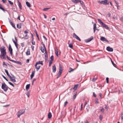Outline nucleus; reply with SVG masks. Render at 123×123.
Wrapping results in <instances>:
<instances>
[{
    "instance_id": "obj_1",
    "label": "nucleus",
    "mask_w": 123,
    "mask_h": 123,
    "mask_svg": "<svg viewBox=\"0 0 123 123\" xmlns=\"http://www.w3.org/2000/svg\"><path fill=\"white\" fill-rule=\"evenodd\" d=\"M6 49L5 47H3V48L1 47L0 48V51L1 52V55L0 54V57L2 58V56H5L6 55Z\"/></svg>"
},
{
    "instance_id": "obj_2",
    "label": "nucleus",
    "mask_w": 123,
    "mask_h": 123,
    "mask_svg": "<svg viewBox=\"0 0 123 123\" xmlns=\"http://www.w3.org/2000/svg\"><path fill=\"white\" fill-rule=\"evenodd\" d=\"M1 88L5 92H6L8 88L10 89L4 82L2 83Z\"/></svg>"
},
{
    "instance_id": "obj_3",
    "label": "nucleus",
    "mask_w": 123,
    "mask_h": 123,
    "mask_svg": "<svg viewBox=\"0 0 123 123\" xmlns=\"http://www.w3.org/2000/svg\"><path fill=\"white\" fill-rule=\"evenodd\" d=\"M98 22L100 23L101 25L103 27L107 30L109 29V28L108 26L102 22L100 19H98Z\"/></svg>"
},
{
    "instance_id": "obj_4",
    "label": "nucleus",
    "mask_w": 123,
    "mask_h": 123,
    "mask_svg": "<svg viewBox=\"0 0 123 123\" xmlns=\"http://www.w3.org/2000/svg\"><path fill=\"white\" fill-rule=\"evenodd\" d=\"M23 110H24L23 109L20 110L17 113V115L18 118L21 115L25 113V111H23L22 112Z\"/></svg>"
},
{
    "instance_id": "obj_5",
    "label": "nucleus",
    "mask_w": 123,
    "mask_h": 123,
    "mask_svg": "<svg viewBox=\"0 0 123 123\" xmlns=\"http://www.w3.org/2000/svg\"><path fill=\"white\" fill-rule=\"evenodd\" d=\"M98 2L101 4H103L105 5L109 4V2L107 0H105L101 1H98Z\"/></svg>"
},
{
    "instance_id": "obj_6",
    "label": "nucleus",
    "mask_w": 123,
    "mask_h": 123,
    "mask_svg": "<svg viewBox=\"0 0 123 123\" xmlns=\"http://www.w3.org/2000/svg\"><path fill=\"white\" fill-rule=\"evenodd\" d=\"M62 72V67L61 65H59V71L58 73L59 75L58 76V77H57V78H58L60 76Z\"/></svg>"
},
{
    "instance_id": "obj_7",
    "label": "nucleus",
    "mask_w": 123,
    "mask_h": 123,
    "mask_svg": "<svg viewBox=\"0 0 123 123\" xmlns=\"http://www.w3.org/2000/svg\"><path fill=\"white\" fill-rule=\"evenodd\" d=\"M9 51L10 52V54L11 55L12 54V48L11 45L10 44L9 45V48H8Z\"/></svg>"
},
{
    "instance_id": "obj_8",
    "label": "nucleus",
    "mask_w": 123,
    "mask_h": 123,
    "mask_svg": "<svg viewBox=\"0 0 123 123\" xmlns=\"http://www.w3.org/2000/svg\"><path fill=\"white\" fill-rule=\"evenodd\" d=\"M93 37L92 36L90 38L87 39H86L85 40V42L86 43H88L90 41H91L92 40H93Z\"/></svg>"
},
{
    "instance_id": "obj_9",
    "label": "nucleus",
    "mask_w": 123,
    "mask_h": 123,
    "mask_svg": "<svg viewBox=\"0 0 123 123\" xmlns=\"http://www.w3.org/2000/svg\"><path fill=\"white\" fill-rule=\"evenodd\" d=\"M73 37L80 41L81 40L80 38L74 33L73 34Z\"/></svg>"
},
{
    "instance_id": "obj_10",
    "label": "nucleus",
    "mask_w": 123,
    "mask_h": 123,
    "mask_svg": "<svg viewBox=\"0 0 123 123\" xmlns=\"http://www.w3.org/2000/svg\"><path fill=\"white\" fill-rule=\"evenodd\" d=\"M100 39L102 41H105L108 43L109 42V41L105 37H101L100 38Z\"/></svg>"
},
{
    "instance_id": "obj_11",
    "label": "nucleus",
    "mask_w": 123,
    "mask_h": 123,
    "mask_svg": "<svg viewBox=\"0 0 123 123\" xmlns=\"http://www.w3.org/2000/svg\"><path fill=\"white\" fill-rule=\"evenodd\" d=\"M106 50L109 52H112L113 51V49L112 48H111L109 46H108L107 47Z\"/></svg>"
},
{
    "instance_id": "obj_12",
    "label": "nucleus",
    "mask_w": 123,
    "mask_h": 123,
    "mask_svg": "<svg viewBox=\"0 0 123 123\" xmlns=\"http://www.w3.org/2000/svg\"><path fill=\"white\" fill-rule=\"evenodd\" d=\"M18 5L19 7V8L20 10L22 9V5L21 4L20 2L19 1V0H17Z\"/></svg>"
},
{
    "instance_id": "obj_13",
    "label": "nucleus",
    "mask_w": 123,
    "mask_h": 123,
    "mask_svg": "<svg viewBox=\"0 0 123 123\" xmlns=\"http://www.w3.org/2000/svg\"><path fill=\"white\" fill-rule=\"evenodd\" d=\"M9 22L11 25L15 29H16V27L15 26V25L11 21V20H9Z\"/></svg>"
},
{
    "instance_id": "obj_14",
    "label": "nucleus",
    "mask_w": 123,
    "mask_h": 123,
    "mask_svg": "<svg viewBox=\"0 0 123 123\" xmlns=\"http://www.w3.org/2000/svg\"><path fill=\"white\" fill-rule=\"evenodd\" d=\"M35 73V71H34L32 72L31 74V80L34 75Z\"/></svg>"
},
{
    "instance_id": "obj_15",
    "label": "nucleus",
    "mask_w": 123,
    "mask_h": 123,
    "mask_svg": "<svg viewBox=\"0 0 123 123\" xmlns=\"http://www.w3.org/2000/svg\"><path fill=\"white\" fill-rule=\"evenodd\" d=\"M12 41L13 42V43H14L15 46L16 48L17 49H18V44H17V43H16L15 42V41L13 39H12Z\"/></svg>"
},
{
    "instance_id": "obj_16",
    "label": "nucleus",
    "mask_w": 123,
    "mask_h": 123,
    "mask_svg": "<svg viewBox=\"0 0 123 123\" xmlns=\"http://www.w3.org/2000/svg\"><path fill=\"white\" fill-rule=\"evenodd\" d=\"M0 9L3 11L4 12H5V11H6V12H7L8 11L7 10H5L4 8L2 7V6L0 4Z\"/></svg>"
},
{
    "instance_id": "obj_17",
    "label": "nucleus",
    "mask_w": 123,
    "mask_h": 123,
    "mask_svg": "<svg viewBox=\"0 0 123 123\" xmlns=\"http://www.w3.org/2000/svg\"><path fill=\"white\" fill-rule=\"evenodd\" d=\"M5 72L6 73L7 75L8 76V77H9V78H10V77L11 76H10V75L9 74L8 72V71L6 69H5Z\"/></svg>"
},
{
    "instance_id": "obj_18",
    "label": "nucleus",
    "mask_w": 123,
    "mask_h": 123,
    "mask_svg": "<svg viewBox=\"0 0 123 123\" xmlns=\"http://www.w3.org/2000/svg\"><path fill=\"white\" fill-rule=\"evenodd\" d=\"M21 23H20L19 24H17V27L18 29H20L21 28Z\"/></svg>"
},
{
    "instance_id": "obj_19",
    "label": "nucleus",
    "mask_w": 123,
    "mask_h": 123,
    "mask_svg": "<svg viewBox=\"0 0 123 123\" xmlns=\"http://www.w3.org/2000/svg\"><path fill=\"white\" fill-rule=\"evenodd\" d=\"M55 53L57 57H58V49L57 48H55Z\"/></svg>"
},
{
    "instance_id": "obj_20",
    "label": "nucleus",
    "mask_w": 123,
    "mask_h": 123,
    "mask_svg": "<svg viewBox=\"0 0 123 123\" xmlns=\"http://www.w3.org/2000/svg\"><path fill=\"white\" fill-rule=\"evenodd\" d=\"M96 24L95 23H94L93 25V31H94V33H95V31L96 29Z\"/></svg>"
},
{
    "instance_id": "obj_21",
    "label": "nucleus",
    "mask_w": 123,
    "mask_h": 123,
    "mask_svg": "<svg viewBox=\"0 0 123 123\" xmlns=\"http://www.w3.org/2000/svg\"><path fill=\"white\" fill-rule=\"evenodd\" d=\"M30 50L29 49H28L27 50V52H26V54L27 55H30Z\"/></svg>"
},
{
    "instance_id": "obj_22",
    "label": "nucleus",
    "mask_w": 123,
    "mask_h": 123,
    "mask_svg": "<svg viewBox=\"0 0 123 123\" xmlns=\"http://www.w3.org/2000/svg\"><path fill=\"white\" fill-rule=\"evenodd\" d=\"M36 63L38 65L41 64L42 65H43V62L42 61H39L38 62H37Z\"/></svg>"
},
{
    "instance_id": "obj_23",
    "label": "nucleus",
    "mask_w": 123,
    "mask_h": 123,
    "mask_svg": "<svg viewBox=\"0 0 123 123\" xmlns=\"http://www.w3.org/2000/svg\"><path fill=\"white\" fill-rule=\"evenodd\" d=\"M26 4L27 6L29 7H31V5L28 1L26 2Z\"/></svg>"
},
{
    "instance_id": "obj_24",
    "label": "nucleus",
    "mask_w": 123,
    "mask_h": 123,
    "mask_svg": "<svg viewBox=\"0 0 123 123\" xmlns=\"http://www.w3.org/2000/svg\"><path fill=\"white\" fill-rule=\"evenodd\" d=\"M7 65H8L9 66H11L12 67V65H10L8 63H7V64H5V62H3V67L4 66V65H5L6 67L7 66Z\"/></svg>"
},
{
    "instance_id": "obj_25",
    "label": "nucleus",
    "mask_w": 123,
    "mask_h": 123,
    "mask_svg": "<svg viewBox=\"0 0 123 123\" xmlns=\"http://www.w3.org/2000/svg\"><path fill=\"white\" fill-rule=\"evenodd\" d=\"M79 85V84H77L75 85L74 86V87L73 88V89H74V90L75 91L77 89V86L78 85Z\"/></svg>"
},
{
    "instance_id": "obj_26",
    "label": "nucleus",
    "mask_w": 123,
    "mask_h": 123,
    "mask_svg": "<svg viewBox=\"0 0 123 123\" xmlns=\"http://www.w3.org/2000/svg\"><path fill=\"white\" fill-rule=\"evenodd\" d=\"M30 84H28L26 85V90H28L30 88Z\"/></svg>"
},
{
    "instance_id": "obj_27",
    "label": "nucleus",
    "mask_w": 123,
    "mask_h": 123,
    "mask_svg": "<svg viewBox=\"0 0 123 123\" xmlns=\"http://www.w3.org/2000/svg\"><path fill=\"white\" fill-rule=\"evenodd\" d=\"M9 78L13 82H16V80H15V79H12V78L11 76Z\"/></svg>"
},
{
    "instance_id": "obj_28",
    "label": "nucleus",
    "mask_w": 123,
    "mask_h": 123,
    "mask_svg": "<svg viewBox=\"0 0 123 123\" xmlns=\"http://www.w3.org/2000/svg\"><path fill=\"white\" fill-rule=\"evenodd\" d=\"M72 1L73 3H77L79 2V0H71Z\"/></svg>"
},
{
    "instance_id": "obj_29",
    "label": "nucleus",
    "mask_w": 123,
    "mask_h": 123,
    "mask_svg": "<svg viewBox=\"0 0 123 123\" xmlns=\"http://www.w3.org/2000/svg\"><path fill=\"white\" fill-rule=\"evenodd\" d=\"M52 115L51 112H49L48 114V118H50L52 117Z\"/></svg>"
},
{
    "instance_id": "obj_30",
    "label": "nucleus",
    "mask_w": 123,
    "mask_h": 123,
    "mask_svg": "<svg viewBox=\"0 0 123 123\" xmlns=\"http://www.w3.org/2000/svg\"><path fill=\"white\" fill-rule=\"evenodd\" d=\"M40 50H41V52L43 53L44 52V49H43V47L42 46H41L40 47Z\"/></svg>"
},
{
    "instance_id": "obj_31",
    "label": "nucleus",
    "mask_w": 123,
    "mask_h": 123,
    "mask_svg": "<svg viewBox=\"0 0 123 123\" xmlns=\"http://www.w3.org/2000/svg\"><path fill=\"white\" fill-rule=\"evenodd\" d=\"M68 44L69 47L71 49H73V47L72 44V43H71L69 44Z\"/></svg>"
},
{
    "instance_id": "obj_32",
    "label": "nucleus",
    "mask_w": 123,
    "mask_h": 123,
    "mask_svg": "<svg viewBox=\"0 0 123 123\" xmlns=\"http://www.w3.org/2000/svg\"><path fill=\"white\" fill-rule=\"evenodd\" d=\"M41 66L40 65H38V66H37V67H36V68L37 71H38V70L40 68Z\"/></svg>"
},
{
    "instance_id": "obj_33",
    "label": "nucleus",
    "mask_w": 123,
    "mask_h": 123,
    "mask_svg": "<svg viewBox=\"0 0 123 123\" xmlns=\"http://www.w3.org/2000/svg\"><path fill=\"white\" fill-rule=\"evenodd\" d=\"M52 61L51 60H50L49 61V66L50 67L51 66V64L52 63Z\"/></svg>"
},
{
    "instance_id": "obj_34",
    "label": "nucleus",
    "mask_w": 123,
    "mask_h": 123,
    "mask_svg": "<svg viewBox=\"0 0 123 123\" xmlns=\"http://www.w3.org/2000/svg\"><path fill=\"white\" fill-rule=\"evenodd\" d=\"M15 63H17L18 64L20 65H21V64H22L21 63V62H20L19 61H16Z\"/></svg>"
},
{
    "instance_id": "obj_35",
    "label": "nucleus",
    "mask_w": 123,
    "mask_h": 123,
    "mask_svg": "<svg viewBox=\"0 0 123 123\" xmlns=\"http://www.w3.org/2000/svg\"><path fill=\"white\" fill-rule=\"evenodd\" d=\"M8 83L10 85L12 86L13 87H14V85L11 82H8Z\"/></svg>"
},
{
    "instance_id": "obj_36",
    "label": "nucleus",
    "mask_w": 123,
    "mask_h": 123,
    "mask_svg": "<svg viewBox=\"0 0 123 123\" xmlns=\"http://www.w3.org/2000/svg\"><path fill=\"white\" fill-rule=\"evenodd\" d=\"M103 118V117L101 115H100L99 116V119L101 121Z\"/></svg>"
},
{
    "instance_id": "obj_37",
    "label": "nucleus",
    "mask_w": 123,
    "mask_h": 123,
    "mask_svg": "<svg viewBox=\"0 0 123 123\" xmlns=\"http://www.w3.org/2000/svg\"><path fill=\"white\" fill-rule=\"evenodd\" d=\"M74 69H72L71 68H70L69 69V72H71L73 71L74 70Z\"/></svg>"
},
{
    "instance_id": "obj_38",
    "label": "nucleus",
    "mask_w": 123,
    "mask_h": 123,
    "mask_svg": "<svg viewBox=\"0 0 123 123\" xmlns=\"http://www.w3.org/2000/svg\"><path fill=\"white\" fill-rule=\"evenodd\" d=\"M8 2L11 5H13V2L9 0H8Z\"/></svg>"
},
{
    "instance_id": "obj_39",
    "label": "nucleus",
    "mask_w": 123,
    "mask_h": 123,
    "mask_svg": "<svg viewBox=\"0 0 123 123\" xmlns=\"http://www.w3.org/2000/svg\"><path fill=\"white\" fill-rule=\"evenodd\" d=\"M95 102L96 104H98L99 103V102L98 101V99L97 98L95 99Z\"/></svg>"
},
{
    "instance_id": "obj_40",
    "label": "nucleus",
    "mask_w": 123,
    "mask_h": 123,
    "mask_svg": "<svg viewBox=\"0 0 123 123\" xmlns=\"http://www.w3.org/2000/svg\"><path fill=\"white\" fill-rule=\"evenodd\" d=\"M50 8H44L43 10L44 11H46L48 10Z\"/></svg>"
},
{
    "instance_id": "obj_41",
    "label": "nucleus",
    "mask_w": 123,
    "mask_h": 123,
    "mask_svg": "<svg viewBox=\"0 0 123 123\" xmlns=\"http://www.w3.org/2000/svg\"><path fill=\"white\" fill-rule=\"evenodd\" d=\"M111 61L113 65L115 67L117 68L116 66V65L113 62L112 60H111Z\"/></svg>"
},
{
    "instance_id": "obj_42",
    "label": "nucleus",
    "mask_w": 123,
    "mask_h": 123,
    "mask_svg": "<svg viewBox=\"0 0 123 123\" xmlns=\"http://www.w3.org/2000/svg\"><path fill=\"white\" fill-rule=\"evenodd\" d=\"M121 119L122 120H123V112L121 113Z\"/></svg>"
},
{
    "instance_id": "obj_43",
    "label": "nucleus",
    "mask_w": 123,
    "mask_h": 123,
    "mask_svg": "<svg viewBox=\"0 0 123 123\" xmlns=\"http://www.w3.org/2000/svg\"><path fill=\"white\" fill-rule=\"evenodd\" d=\"M2 76L4 79H5L7 81H8V80L4 75H2Z\"/></svg>"
},
{
    "instance_id": "obj_44",
    "label": "nucleus",
    "mask_w": 123,
    "mask_h": 123,
    "mask_svg": "<svg viewBox=\"0 0 123 123\" xmlns=\"http://www.w3.org/2000/svg\"><path fill=\"white\" fill-rule=\"evenodd\" d=\"M76 96H77L76 93L73 96V99H74L75 98Z\"/></svg>"
},
{
    "instance_id": "obj_45",
    "label": "nucleus",
    "mask_w": 123,
    "mask_h": 123,
    "mask_svg": "<svg viewBox=\"0 0 123 123\" xmlns=\"http://www.w3.org/2000/svg\"><path fill=\"white\" fill-rule=\"evenodd\" d=\"M34 39H32L31 43L32 45H34L35 44V42L34 41Z\"/></svg>"
},
{
    "instance_id": "obj_46",
    "label": "nucleus",
    "mask_w": 123,
    "mask_h": 123,
    "mask_svg": "<svg viewBox=\"0 0 123 123\" xmlns=\"http://www.w3.org/2000/svg\"><path fill=\"white\" fill-rule=\"evenodd\" d=\"M100 108H102V109H100V111L102 112H103L104 110V109L102 107H100Z\"/></svg>"
},
{
    "instance_id": "obj_47",
    "label": "nucleus",
    "mask_w": 123,
    "mask_h": 123,
    "mask_svg": "<svg viewBox=\"0 0 123 123\" xmlns=\"http://www.w3.org/2000/svg\"><path fill=\"white\" fill-rule=\"evenodd\" d=\"M97 78H93L92 80L94 82L96 80H97Z\"/></svg>"
},
{
    "instance_id": "obj_48",
    "label": "nucleus",
    "mask_w": 123,
    "mask_h": 123,
    "mask_svg": "<svg viewBox=\"0 0 123 123\" xmlns=\"http://www.w3.org/2000/svg\"><path fill=\"white\" fill-rule=\"evenodd\" d=\"M106 82L108 83L109 82V78L108 77H107L106 79Z\"/></svg>"
},
{
    "instance_id": "obj_49",
    "label": "nucleus",
    "mask_w": 123,
    "mask_h": 123,
    "mask_svg": "<svg viewBox=\"0 0 123 123\" xmlns=\"http://www.w3.org/2000/svg\"><path fill=\"white\" fill-rule=\"evenodd\" d=\"M25 39H27L28 38L29 36L27 34H26L25 36Z\"/></svg>"
},
{
    "instance_id": "obj_50",
    "label": "nucleus",
    "mask_w": 123,
    "mask_h": 123,
    "mask_svg": "<svg viewBox=\"0 0 123 123\" xmlns=\"http://www.w3.org/2000/svg\"><path fill=\"white\" fill-rule=\"evenodd\" d=\"M16 8L14 7H13L12 8V10L14 12H15L16 11L15 10Z\"/></svg>"
},
{
    "instance_id": "obj_51",
    "label": "nucleus",
    "mask_w": 123,
    "mask_h": 123,
    "mask_svg": "<svg viewBox=\"0 0 123 123\" xmlns=\"http://www.w3.org/2000/svg\"><path fill=\"white\" fill-rule=\"evenodd\" d=\"M79 2H80L81 4L82 5L84 4V2L82 1L79 0Z\"/></svg>"
},
{
    "instance_id": "obj_52",
    "label": "nucleus",
    "mask_w": 123,
    "mask_h": 123,
    "mask_svg": "<svg viewBox=\"0 0 123 123\" xmlns=\"http://www.w3.org/2000/svg\"><path fill=\"white\" fill-rule=\"evenodd\" d=\"M11 74L12 76V79H15L16 78V77L14 75H13L12 74Z\"/></svg>"
},
{
    "instance_id": "obj_53",
    "label": "nucleus",
    "mask_w": 123,
    "mask_h": 123,
    "mask_svg": "<svg viewBox=\"0 0 123 123\" xmlns=\"http://www.w3.org/2000/svg\"><path fill=\"white\" fill-rule=\"evenodd\" d=\"M53 55H52L50 57V59H51V60L53 61Z\"/></svg>"
},
{
    "instance_id": "obj_54",
    "label": "nucleus",
    "mask_w": 123,
    "mask_h": 123,
    "mask_svg": "<svg viewBox=\"0 0 123 123\" xmlns=\"http://www.w3.org/2000/svg\"><path fill=\"white\" fill-rule=\"evenodd\" d=\"M99 96L100 97V98L102 99V94L101 93H100L99 94Z\"/></svg>"
},
{
    "instance_id": "obj_55",
    "label": "nucleus",
    "mask_w": 123,
    "mask_h": 123,
    "mask_svg": "<svg viewBox=\"0 0 123 123\" xmlns=\"http://www.w3.org/2000/svg\"><path fill=\"white\" fill-rule=\"evenodd\" d=\"M68 103V102L67 101H66L65 102L64 105V107L66 106V105H67V104Z\"/></svg>"
},
{
    "instance_id": "obj_56",
    "label": "nucleus",
    "mask_w": 123,
    "mask_h": 123,
    "mask_svg": "<svg viewBox=\"0 0 123 123\" xmlns=\"http://www.w3.org/2000/svg\"><path fill=\"white\" fill-rule=\"evenodd\" d=\"M15 43H17L18 40L17 38V37H15Z\"/></svg>"
},
{
    "instance_id": "obj_57",
    "label": "nucleus",
    "mask_w": 123,
    "mask_h": 123,
    "mask_svg": "<svg viewBox=\"0 0 123 123\" xmlns=\"http://www.w3.org/2000/svg\"><path fill=\"white\" fill-rule=\"evenodd\" d=\"M93 95L94 97H96V95L94 92H93Z\"/></svg>"
},
{
    "instance_id": "obj_58",
    "label": "nucleus",
    "mask_w": 123,
    "mask_h": 123,
    "mask_svg": "<svg viewBox=\"0 0 123 123\" xmlns=\"http://www.w3.org/2000/svg\"><path fill=\"white\" fill-rule=\"evenodd\" d=\"M31 48L32 49V51L34 50V46H33L31 45Z\"/></svg>"
},
{
    "instance_id": "obj_59",
    "label": "nucleus",
    "mask_w": 123,
    "mask_h": 123,
    "mask_svg": "<svg viewBox=\"0 0 123 123\" xmlns=\"http://www.w3.org/2000/svg\"><path fill=\"white\" fill-rule=\"evenodd\" d=\"M117 8L118 9H120V7L118 5H117Z\"/></svg>"
},
{
    "instance_id": "obj_60",
    "label": "nucleus",
    "mask_w": 123,
    "mask_h": 123,
    "mask_svg": "<svg viewBox=\"0 0 123 123\" xmlns=\"http://www.w3.org/2000/svg\"><path fill=\"white\" fill-rule=\"evenodd\" d=\"M36 35L37 37V38L38 40V41H39L40 39H39V36H38V34H37Z\"/></svg>"
},
{
    "instance_id": "obj_61",
    "label": "nucleus",
    "mask_w": 123,
    "mask_h": 123,
    "mask_svg": "<svg viewBox=\"0 0 123 123\" xmlns=\"http://www.w3.org/2000/svg\"><path fill=\"white\" fill-rule=\"evenodd\" d=\"M30 60V59H27L26 61V63H29V62Z\"/></svg>"
},
{
    "instance_id": "obj_62",
    "label": "nucleus",
    "mask_w": 123,
    "mask_h": 123,
    "mask_svg": "<svg viewBox=\"0 0 123 123\" xmlns=\"http://www.w3.org/2000/svg\"><path fill=\"white\" fill-rule=\"evenodd\" d=\"M43 38L45 40H47V38H46V37H45V36H43Z\"/></svg>"
},
{
    "instance_id": "obj_63",
    "label": "nucleus",
    "mask_w": 123,
    "mask_h": 123,
    "mask_svg": "<svg viewBox=\"0 0 123 123\" xmlns=\"http://www.w3.org/2000/svg\"><path fill=\"white\" fill-rule=\"evenodd\" d=\"M21 45L22 47H23L24 46V43H22L21 44Z\"/></svg>"
},
{
    "instance_id": "obj_64",
    "label": "nucleus",
    "mask_w": 123,
    "mask_h": 123,
    "mask_svg": "<svg viewBox=\"0 0 123 123\" xmlns=\"http://www.w3.org/2000/svg\"><path fill=\"white\" fill-rule=\"evenodd\" d=\"M120 19L123 22V17H121Z\"/></svg>"
}]
</instances>
